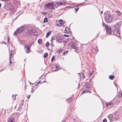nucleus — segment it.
<instances>
[{
  "label": "nucleus",
  "mask_w": 122,
  "mask_h": 122,
  "mask_svg": "<svg viewBox=\"0 0 122 122\" xmlns=\"http://www.w3.org/2000/svg\"><path fill=\"white\" fill-rule=\"evenodd\" d=\"M30 46L31 44H30L29 43L26 44V45L24 47H26L27 48H30Z\"/></svg>",
  "instance_id": "412c9836"
},
{
  "label": "nucleus",
  "mask_w": 122,
  "mask_h": 122,
  "mask_svg": "<svg viewBox=\"0 0 122 122\" xmlns=\"http://www.w3.org/2000/svg\"><path fill=\"white\" fill-rule=\"evenodd\" d=\"M19 33V32L18 31V30H17H17H16L15 31L14 33V36H16L17 35L18 33Z\"/></svg>",
  "instance_id": "6ab92c4d"
},
{
  "label": "nucleus",
  "mask_w": 122,
  "mask_h": 122,
  "mask_svg": "<svg viewBox=\"0 0 122 122\" xmlns=\"http://www.w3.org/2000/svg\"><path fill=\"white\" fill-rule=\"evenodd\" d=\"M55 39V38L52 37L51 39V42L52 41V40Z\"/></svg>",
  "instance_id": "a19ab883"
},
{
  "label": "nucleus",
  "mask_w": 122,
  "mask_h": 122,
  "mask_svg": "<svg viewBox=\"0 0 122 122\" xmlns=\"http://www.w3.org/2000/svg\"><path fill=\"white\" fill-rule=\"evenodd\" d=\"M72 97L70 98L67 99V100L68 102H70L72 100Z\"/></svg>",
  "instance_id": "393cba45"
},
{
  "label": "nucleus",
  "mask_w": 122,
  "mask_h": 122,
  "mask_svg": "<svg viewBox=\"0 0 122 122\" xmlns=\"http://www.w3.org/2000/svg\"><path fill=\"white\" fill-rule=\"evenodd\" d=\"M79 9V8L78 7H77L76 8H75L74 9L77 12Z\"/></svg>",
  "instance_id": "f704fd0d"
},
{
  "label": "nucleus",
  "mask_w": 122,
  "mask_h": 122,
  "mask_svg": "<svg viewBox=\"0 0 122 122\" xmlns=\"http://www.w3.org/2000/svg\"><path fill=\"white\" fill-rule=\"evenodd\" d=\"M42 76H42H41L40 77H39V79H41V77Z\"/></svg>",
  "instance_id": "864d4df0"
},
{
  "label": "nucleus",
  "mask_w": 122,
  "mask_h": 122,
  "mask_svg": "<svg viewBox=\"0 0 122 122\" xmlns=\"http://www.w3.org/2000/svg\"><path fill=\"white\" fill-rule=\"evenodd\" d=\"M1 1H4V0H1Z\"/></svg>",
  "instance_id": "052dcab7"
},
{
  "label": "nucleus",
  "mask_w": 122,
  "mask_h": 122,
  "mask_svg": "<svg viewBox=\"0 0 122 122\" xmlns=\"http://www.w3.org/2000/svg\"><path fill=\"white\" fill-rule=\"evenodd\" d=\"M31 31L32 34L34 35L35 36L37 35V31L34 30H32Z\"/></svg>",
  "instance_id": "1a4fd4ad"
},
{
  "label": "nucleus",
  "mask_w": 122,
  "mask_h": 122,
  "mask_svg": "<svg viewBox=\"0 0 122 122\" xmlns=\"http://www.w3.org/2000/svg\"><path fill=\"white\" fill-rule=\"evenodd\" d=\"M48 56V54L47 53H45L44 55V56L45 58H46Z\"/></svg>",
  "instance_id": "7c9ffc66"
},
{
  "label": "nucleus",
  "mask_w": 122,
  "mask_h": 122,
  "mask_svg": "<svg viewBox=\"0 0 122 122\" xmlns=\"http://www.w3.org/2000/svg\"><path fill=\"white\" fill-rule=\"evenodd\" d=\"M86 93L84 90L81 93L82 94H83L84 93Z\"/></svg>",
  "instance_id": "a18cd8bd"
},
{
  "label": "nucleus",
  "mask_w": 122,
  "mask_h": 122,
  "mask_svg": "<svg viewBox=\"0 0 122 122\" xmlns=\"http://www.w3.org/2000/svg\"><path fill=\"white\" fill-rule=\"evenodd\" d=\"M49 45L50 44L48 42H46V47H48L49 46Z\"/></svg>",
  "instance_id": "c85d7f7f"
},
{
  "label": "nucleus",
  "mask_w": 122,
  "mask_h": 122,
  "mask_svg": "<svg viewBox=\"0 0 122 122\" xmlns=\"http://www.w3.org/2000/svg\"><path fill=\"white\" fill-rule=\"evenodd\" d=\"M117 116H115L114 115L113 117V121L116 120H117Z\"/></svg>",
  "instance_id": "4be33fe9"
},
{
  "label": "nucleus",
  "mask_w": 122,
  "mask_h": 122,
  "mask_svg": "<svg viewBox=\"0 0 122 122\" xmlns=\"http://www.w3.org/2000/svg\"><path fill=\"white\" fill-rule=\"evenodd\" d=\"M34 92V91L33 90H32L31 91V92L32 93H33Z\"/></svg>",
  "instance_id": "603ef678"
},
{
  "label": "nucleus",
  "mask_w": 122,
  "mask_h": 122,
  "mask_svg": "<svg viewBox=\"0 0 122 122\" xmlns=\"http://www.w3.org/2000/svg\"><path fill=\"white\" fill-rule=\"evenodd\" d=\"M119 97H122V92H119Z\"/></svg>",
  "instance_id": "c756f323"
},
{
  "label": "nucleus",
  "mask_w": 122,
  "mask_h": 122,
  "mask_svg": "<svg viewBox=\"0 0 122 122\" xmlns=\"http://www.w3.org/2000/svg\"><path fill=\"white\" fill-rule=\"evenodd\" d=\"M70 31V30L69 29H68L67 28H66L65 29V32L66 33H68Z\"/></svg>",
  "instance_id": "a211bd4d"
},
{
  "label": "nucleus",
  "mask_w": 122,
  "mask_h": 122,
  "mask_svg": "<svg viewBox=\"0 0 122 122\" xmlns=\"http://www.w3.org/2000/svg\"><path fill=\"white\" fill-rule=\"evenodd\" d=\"M51 31H49V32H48L46 34V37H47L48 36H49L50 34H51Z\"/></svg>",
  "instance_id": "f3484780"
},
{
  "label": "nucleus",
  "mask_w": 122,
  "mask_h": 122,
  "mask_svg": "<svg viewBox=\"0 0 122 122\" xmlns=\"http://www.w3.org/2000/svg\"><path fill=\"white\" fill-rule=\"evenodd\" d=\"M121 25V24L120 23L117 22L115 26L116 27H117V28H119L120 27V26Z\"/></svg>",
  "instance_id": "ddd939ff"
},
{
  "label": "nucleus",
  "mask_w": 122,
  "mask_h": 122,
  "mask_svg": "<svg viewBox=\"0 0 122 122\" xmlns=\"http://www.w3.org/2000/svg\"><path fill=\"white\" fill-rule=\"evenodd\" d=\"M29 83H30V84H31V83L30 82H29Z\"/></svg>",
  "instance_id": "680f3d73"
},
{
  "label": "nucleus",
  "mask_w": 122,
  "mask_h": 122,
  "mask_svg": "<svg viewBox=\"0 0 122 122\" xmlns=\"http://www.w3.org/2000/svg\"><path fill=\"white\" fill-rule=\"evenodd\" d=\"M12 97L13 100H15L16 99V97L15 95H12Z\"/></svg>",
  "instance_id": "cd10ccee"
},
{
  "label": "nucleus",
  "mask_w": 122,
  "mask_h": 122,
  "mask_svg": "<svg viewBox=\"0 0 122 122\" xmlns=\"http://www.w3.org/2000/svg\"><path fill=\"white\" fill-rule=\"evenodd\" d=\"M89 92V93H91V91H90V92H89H89Z\"/></svg>",
  "instance_id": "bf43d9fd"
},
{
  "label": "nucleus",
  "mask_w": 122,
  "mask_h": 122,
  "mask_svg": "<svg viewBox=\"0 0 122 122\" xmlns=\"http://www.w3.org/2000/svg\"><path fill=\"white\" fill-rule=\"evenodd\" d=\"M7 122H14V120L13 117H11L9 119Z\"/></svg>",
  "instance_id": "f8f14e48"
},
{
  "label": "nucleus",
  "mask_w": 122,
  "mask_h": 122,
  "mask_svg": "<svg viewBox=\"0 0 122 122\" xmlns=\"http://www.w3.org/2000/svg\"><path fill=\"white\" fill-rule=\"evenodd\" d=\"M56 41L59 42H61V38L59 37L58 36L56 37Z\"/></svg>",
  "instance_id": "4468645a"
},
{
  "label": "nucleus",
  "mask_w": 122,
  "mask_h": 122,
  "mask_svg": "<svg viewBox=\"0 0 122 122\" xmlns=\"http://www.w3.org/2000/svg\"><path fill=\"white\" fill-rule=\"evenodd\" d=\"M8 41H9V39H8Z\"/></svg>",
  "instance_id": "774afa93"
},
{
  "label": "nucleus",
  "mask_w": 122,
  "mask_h": 122,
  "mask_svg": "<svg viewBox=\"0 0 122 122\" xmlns=\"http://www.w3.org/2000/svg\"><path fill=\"white\" fill-rule=\"evenodd\" d=\"M24 30V28L22 26H21L20 27L18 28L17 29V30H18L19 33H20Z\"/></svg>",
  "instance_id": "0eeeda50"
},
{
  "label": "nucleus",
  "mask_w": 122,
  "mask_h": 122,
  "mask_svg": "<svg viewBox=\"0 0 122 122\" xmlns=\"http://www.w3.org/2000/svg\"><path fill=\"white\" fill-rule=\"evenodd\" d=\"M102 13H103V11H101V14H102Z\"/></svg>",
  "instance_id": "6e6d98bb"
},
{
  "label": "nucleus",
  "mask_w": 122,
  "mask_h": 122,
  "mask_svg": "<svg viewBox=\"0 0 122 122\" xmlns=\"http://www.w3.org/2000/svg\"><path fill=\"white\" fill-rule=\"evenodd\" d=\"M114 115V114H110L108 116L110 122L113 121V117Z\"/></svg>",
  "instance_id": "423d86ee"
},
{
  "label": "nucleus",
  "mask_w": 122,
  "mask_h": 122,
  "mask_svg": "<svg viewBox=\"0 0 122 122\" xmlns=\"http://www.w3.org/2000/svg\"><path fill=\"white\" fill-rule=\"evenodd\" d=\"M94 72V71H92V72H90V76H92V74H93V72Z\"/></svg>",
  "instance_id": "c9c22d12"
},
{
  "label": "nucleus",
  "mask_w": 122,
  "mask_h": 122,
  "mask_svg": "<svg viewBox=\"0 0 122 122\" xmlns=\"http://www.w3.org/2000/svg\"><path fill=\"white\" fill-rule=\"evenodd\" d=\"M103 122H107V120L106 119H104L103 120Z\"/></svg>",
  "instance_id": "58836bf2"
},
{
  "label": "nucleus",
  "mask_w": 122,
  "mask_h": 122,
  "mask_svg": "<svg viewBox=\"0 0 122 122\" xmlns=\"http://www.w3.org/2000/svg\"><path fill=\"white\" fill-rule=\"evenodd\" d=\"M51 46L52 47H53L54 46V45L53 44V41L51 42Z\"/></svg>",
  "instance_id": "e433bc0d"
},
{
  "label": "nucleus",
  "mask_w": 122,
  "mask_h": 122,
  "mask_svg": "<svg viewBox=\"0 0 122 122\" xmlns=\"http://www.w3.org/2000/svg\"><path fill=\"white\" fill-rule=\"evenodd\" d=\"M1 3H0V8L1 7Z\"/></svg>",
  "instance_id": "13d9d810"
},
{
  "label": "nucleus",
  "mask_w": 122,
  "mask_h": 122,
  "mask_svg": "<svg viewBox=\"0 0 122 122\" xmlns=\"http://www.w3.org/2000/svg\"><path fill=\"white\" fill-rule=\"evenodd\" d=\"M105 18L106 21L108 22L112 21L113 20L112 15H111L108 11H106L104 13Z\"/></svg>",
  "instance_id": "f257e3e1"
},
{
  "label": "nucleus",
  "mask_w": 122,
  "mask_h": 122,
  "mask_svg": "<svg viewBox=\"0 0 122 122\" xmlns=\"http://www.w3.org/2000/svg\"><path fill=\"white\" fill-rule=\"evenodd\" d=\"M113 104V103L112 102H111L108 103H106V107L108 106H110L111 105H112Z\"/></svg>",
  "instance_id": "5701e85b"
},
{
  "label": "nucleus",
  "mask_w": 122,
  "mask_h": 122,
  "mask_svg": "<svg viewBox=\"0 0 122 122\" xmlns=\"http://www.w3.org/2000/svg\"><path fill=\"white\" fill-rule=\"evenodd\" d=\"M97 49V46H96Z\"/></svg>",
  "instance_id": "69168bd1"
},
{
  "label": "nucleus",
  "mask_w": 122,
  "mask_h": 122,
  "mask_svg": "<svg viewBox=\"0 0 122 122\" xmlns=\"http://www.w3.org/2000/svg\"><path fill=\"white\" fill-rule=\"evenodd\" d=\"M55 59V56H53L51 60V61L52 62H53V61Z\"/></svg>",
  "instance_id": "2f4dec72"
},
{
  "label": "nucleus",
  "mask_w": 122,
  "mask_h": 122,
  "mask_svg": "<svg viewBox=\"0 0 122 122\" xmlns=\"http://www.w3.org/2000/svg\"><path fill=\"white\" fill-rule=\"evenodd\" d=\"M112 16H113V19L114 20H117L118 19V18L116 15L114 14L112 15Z\"/></svg>",
  "instance_id": "6e6552de"
},
{
  "label": "nucleus",
  "mask_w": 122,
  "mask_h": 122,
  "mask_svg": "<svg viewBox=\"0 0 122 122\" xmlns=\"http://www.w3.org/2000/svg\"><path fill=\"white\" fill-rule=\"evenodd\" d=\"M38 43L39 44H41L42 42V40L41 39H39L38 40Z\"/></svg>",
  "instance_id": "b1692460"
},
{
  "label": "nucleus",
  "mask_w": 122,
  "mask_h": 122,
  "mask_svg": "<svg viewBox=\"0 0 122 122\" xmlns=\"http://www.w3.org/2000/svg\"><path fill=\"white\" fill-rule=\"evenodd\" d=\"M30 95H28L27 96V98L28 99H29L30 97Z\"/></svg>",
  "instance_id": "49530a36"
},
{
  "label": "nucleus",
  "mask_w": 122,
  "mask_h": 122,
  "mask_svg": "<svg viewBox=\"0 0 122 122\" xmlns=\"http://www.w3.org/2000/svg\"><path fill=\"white\" fill-rule=\"evenodd\" d=\"M47 21V19L46 17H45L44 20L43 22H44L45 23Z\"/></svg>",
  "instance_id": "bb28decb"
},
{
  "label": "nucleus",
  "mask_w": 122,
  "mask_h": 122,
  "mask_svg": "<svg viewBox=\"0 0 122 122\" xmlns=\"http://www.w3.org/2000/svg\"><path fill=\"white\" fill-rule=\"evenodd\" d=\"M45 12H43V13L44 14V13H45Z\"/></svg>",
  "instance_id": "0e129e2a"
},
{
  "label": "nucleus",
  "mask_w": 122,
  "mask_h": 122,
  "mask_svg": "<svg viewBox=\"0 0 122 122\" xmlns=\"http://www.w3.org/2000/svg\"><path fill=\"white\" fill-rule=\"evenodd\" d=\"M56 4L58 6H60L61 5H62L64 4H65V3H63L62 2H56Z\"/></svg>",
  "instance_id": "9b49d317"
},
{
  "label": "nucleus",
  "mask_w": 122,
  "mask_h": 122,
  "mask_svg": "<svg viewBox=\"0 0 122 122\" xmlns=\"http://www.w3.org/2000/svg\"><path fill=\"white\" fill-rule=\"evenodd\" d=\"M86 88H89L91 87V86L88 83H86L85 85Z\"/></svg>",
  "instance_id": "2eb2a0df"
},
{
  "label": "nucleus",
  "mask_w": 122,
  "mask_h": 122,
  "mask_svg": "<svg viewBox=\"0 0 122 122\" xmlns=\"http://www.w3.org/2000/svg\"><path fill=\"white\" fill-rule=\"evenodd\" d=\"M64 36L66 37H67L69 36L68 35H66V34H64Z\"/></svg>",
  "instance_id": "79ce46f5"
},
{
  "label": "nucleus",
  "mask_w": 122,
  "mask_h": 122,
  "mask_svg": "<svg viewBox=\"0 0 122 122\" xmlns=\"http://www.w3.org/2000/svg\"><path fill=\"white\" fill-rule=\"evenodd\" d=\"M98 50L97 49V50H96L95 51V52L96 53H97L98 52Z\"/></svg>",
  "instance_id": "3c124183"
},
{
  "label": "nucleus",
  "mask_w": 122,
  "mask_h": 122,
  "mask_svg": "<svg viewBox=\"0 0 122 122\" xmlns=\"http://www.w3.org/2000/svg\"><path fill=\"white\" fill-rule=\"evenodd\" d=\"M54 68H56V70H53V71H56L58 70V68H57L58 66L57 65H54Z\"/></svg>",
  "instance_id": "dca6fc26"
},
{
  "label": "nucleus",
  "mask_w": 122,
  "mask_h": 122,
  "mask_svg": "<svg viewBox=\"0 0 122 122\" xmlns=\"http://www.w3.org/2000/svg\"><path fill=\"white\" fill-rule=\"evenodd\" d=\"M45 82V81H44L43 82Z\"/></svg>",
  "instance_id": "338daca9"
},
{
  "label": "nucleus",
  "mask_w": 122,
  "mask_h": 122,
  "mask_svg": "<svg viewBox=\"0 0 122 122\" xmlns=\"http://www.w3.org/2000/svg\"><path fill=\"white\" fill-rule=\"evenodd\" d=\"M63 50V49H60L59 50V53H60Z\"/></svg>",
  "instance_id": "72a5a7b5"
},
{
  "label": "nucleus",
  "mask_w": 122,
  "mask_h": 122,
  "mask_svg": "<svg viewBox=\"0 0 122 122\" xmlns=\"http://www.w3.org/2000/svg\"><path fill=\"white\" fill-rule=\"evenodd\" d=\"M41 81H39L36 84V85L35 86H36L37 85H38L41 82Z\"/></svg>",
  "instance_id": "4c0bfd02"
},
{
  "label": "nucleus",
  "mask_w": 122,
  "mask_h": 122,
  "mask_svg": "<svg viewBox=\"0 0 122 122\" xmlns=\"http://www.w3.org/2000/svg\"><path fill=\"white\" fill-rule=\"evenodd\" d=\"M55 4L53 2L48 3L46 4L45 6V7L46 9H53V7L55 6Z\"/></svg>",
  "instance_id": "f03ea898"
},
{
  "label": "nucleus",
  "mask_w": 122,
  "mask_h": 122,
  "mask_svg": "<svg viewBox=\"0 0 122 122\" xmlns=\"http://www.w3.org/2000/svg\"><path fill=\"white\" fill-rule=\"evenodd\" d=\"M13 51L12 50H11V55L12 54H13Z\"/></svg>",
  "instance_id": "09e8293b"
},
{
  "label": "nucleus",
  "mask_w": 122,
  "mask_h": 122,
  "mask_svg": "<svg viewBox=\"0 0 122 122\" xmlns=\"http://www.w3.org/2000/svg\"><path fill=\"white\" fill-rule=\"evenodd\" d=\"M114 78V76H113L112 75H111L109 76V78L111 80H112Z\"/></svg>",
  "instance_id": "a878e982"
},
{
  "label": "nucleus",
  "mask_w": 122,
  "mask_h": 122,
  "mask_svg": "<svg viewBox=\"0 0 122 122\" xmlns=\"http://www.w3.org/2000/svg\"><path fill=\"white\" fill-rule=\"evenodd\" d=\"M72 7H67V8H72Z\"/></svg>",
  "instance_id": "4d7b16f0"
},
{
  "label": "nucleus",
  "mask_w": 122,
  "mask_h": 122,
  "mask_svg": "<svg viewBox=\"0 0 122 122\" xmlns=\"http://www.w3.org/2000/svg\"><path fill=\"white\" fill-rule=\"evenodd\" d=\"M11 60L10 59V61L9 63V65H10L11 64Z\"/></svg>",
  "instance_id": "de8ad7c7"
},
{
  "label": "nucleus",
  "mask_w": 122,
  "mask_h": 122,
  "mask_svg": "<svg viewBox=\"0 0 122 122\" xmlns=\"http://www.w3.org/2000/svg\"><path fill=\"white\" fill-rule=\"evenodd\" d=\"M85 93L89 92V91L87 90H84Z\"/></svg>",
  "instance_id": "37998d69"
},
{
  "label": "nucleus",
  "mask_w": 122,
  "mask_h": 122,
  "mask_svg": "<svg viewBox=\"0 0 122 122\" xmlns=\"http://www.w3.org/2000/svg\"><path fill=\"white\" fill-rule=\"evenodd\" d=\"M116 12L118 16H120L122 14L121 12L119 10H117V11H116Z\"/></svg>",
  "instance_id": "aec40b11"
},
{
  "label": "nucleus",
  "mask_w": 122,
  "mask_h": 122,
  "mask_svg": "<svg viewBox=\"0 0 122 122\" xmlns=\"http://www.w3.org/2000/svg\"><path fill=\"white\" fill-rule=\"evenodd\" d=\"M103 26H105V27H106V25H107L105 24L103 22Z\"/></svg>",
  "instance_id": "ea45409f"
},
{
  "label": "nucleus",
  "mask_w": 122,
  "mask_h": 122,
  "mask_svg": "<svg viewBox=\"0 0 122 122\" xmlns=\"http://www.w3.org/2000/svg\"><path fill=\"white\" fill-rule=\"evenodd\" d=\"M58 22L59 23L60 25L56 24V26H62L66 22L65 21H63V20L62 19L58 21Z\"/></svg>",
  "instance_id": "39448f33"
},
{
  "label": "nucleus",
  "mask_w": 122,
  "mask_h": 122,
  "mask_svg": "<svg viewBox=\"0 0 122 122\" xmlns=\"http://www.w3.org/2000/svg\"><path fill=\"white\" fill-rule=\"evenodd\" d=\"M24 48L26 53H28L30 52V48L24 47Z\"/></svg>",
  "instance_id": "9d476101"
},
{
  "label": "nucleus",
  "mask_w": 122,
  "mask_h": 122,
  "mask_svg": "<svg viewBox=\"0 0 122 122\" xmlns=\"http://www.w3.org/2000/svg\"><path fill=\"white\" fill-rule=\"evenodd\" d=\"M9 0H5L8 1Z\"/></svg>",
  "instance_id": "e2e57ef3"
},
{
  "label": "nucleus",
  "mask_w": 122,
  "mask_h": 122,
  "mask_svg": "<svg viewBox=\"0 0 122 122\" xmlns=\"http://www.w3.org/2000/svg\"><path fill=\"white\" fill-rule=\"evenodd\" d=\"M85 76L84 75L83 76H82V77H83V78H85Z\"/></svg>",
  "instance_id": "8fccbe9b"
},
{
  "label": "nucleus",
  "mask_w": 122,
  "mask_h": 122,
  "mask_svg": "<svg viewBox=\"0 0 122 122\" xmlns=\"http://www.w3.org/2000/svg\"><path fill=\"white\" fill-rule=\"evenodd\" d=\"M113 34L114 35L118 37H119L120 36V32L119 29V28H115L113 30Z\"/></svg>",
  "instance_id": "7ed1b4c3"
},
{
  "label": "nucleus",
  "mask_w": 122,
  "mask_h": 122,
  "mask_svg": "<svg viewBox=\"0 0 122 122\" xmlns=\"http://www.w3.org/2000/svg\"><path fill=\"white\" fill-rule=\"evenodd\" d=\"M105 28L106 30V34L108 35L111 34L113 31V30L111 27L108 25H106Z\"/></svg>",
  "instance_id": "20e7f679"
},
{
  "label": "nucleus",
  "mask_w": 122,
  "mask_h": 122,
  "mask_svg": "<svg viewBox=\"0 0 122 122\" xmlns=\"http://www.w3.org/2000/svg\"><path fill=\"white\" fill-rule=\"evenodd\" d=\"M56 24H59L60 25V24L59 23V22H58V21H57L56 22Z\"/></svg>",
  "instance_id": "c03bdc74"
},
{
  "label": "nucleus",
  "mask_w": 122,
  "mask_h": 122,
  "mask_svg": "<svg viewBox=\"0 0 122 122\" xmlns=\"http://www.w3.org/2000/svg\"><path fill=\"white\" fill-rule=\"evenodd\" d=\"M3 43L4 44H6V43L5 42H3Z\"/></svg>",
  "instance_id": "5fc2aeb1"
},
{
  "label": "nucleus",
  "mask_w": 122,
  "mask_h": 122,
  "mask_svg": "<svg viewBox=\"0 0 122 122\" xmlns=\"http://www.w3.org/2000/svg\"><path fill=\"white\" fill-rule=\"evenodd\" d=\"M68 51H66L65 52H64L63 53V55H66V54L68 53Z\"/></svg>",
  "instance_id": "473e14b6"
}]
</instances>
